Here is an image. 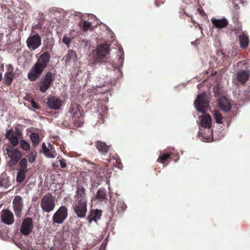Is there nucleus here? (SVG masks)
Masks as SVG:
<instances>
[{
    "label": "nucleus",
    "instance_id": "12",
    "mask_svg": "<svg viewBox=\"0 0 250 250\" xmlns=\"http://www.w3.org/2000/svg\"><path fill=\"white\" fill-rule=\"evenodd\" d=\"M42 149L43 154L46 157L51 158H55L57 156V152L54 147L50 144L46 146L44 143L42 144Z\"/></svg>",
    "mask_w": 250,
    "mask_h": 250
},
{
    "label": "nucleus",
    "instance_id": "18",
    "mask_svg": "<svg viewBox=\"0 0 250 250\" xmlns=\"http://www.w3.org/2000/svg\"><path fill=\"white\" fill-rule=\"evenodd\" d=\"M201 125L204 127L209 128L211 125V118L209 115L203 114L200 117Z\"/></svg>",
    "mask_w": 250,
    "mask_h": 250
},
{
    "label": "nucleus",
    "instance_id": "11",
    "mask_svg": "<svg viewBox=\"0 0 250 250\" xmlns=\"http://www.w3.org/2000/svg\"><path fill=\"white\" fill-rule=\"evenodd\" d=\"M109 52V46L106 44L99 47L93 53L96 55V59H101L106 56Z\"/></svg>",
    "mask_w": 250,
    "mask_h": 250
},
{
    "label": "nucleus",
    "instance_id": "15",
    "mask_svg": "<svg viewBox=\"0 0 250 250\" xmlns=\"http://www.w3.org/2000/svg\"><path fill=\"white\" fill-rule=\"evenodd\" d=\"M13 204L15 213L19 215L23 207L21 197L18 195L16 196L13 200Z\"/></svg>",
    "mask_w": 250,
    "mask_h": 250
},
{
    "label": "nucleus",
    "instance_id": "9",
    "mask_svg": "<svg viewBox=\"0 0 250 250\" xmlns=\"http://www.w3.org/2000/svg\"><path fill=\"white\" fill-rule=\"evenodd\" d=\"M1 220L4 224L10 225L14 222L13 213L8 209H3L1 213Z\"/></svg>",
    "mask_w": 250,
    "mask_h": 250
},
{
    "label": "nucleus",
    "instance_id": "31",
    "mask_svg": "<svg viewBox=\"0 0 250 250\" xmlns=\"http://www.w3.org/2000/svg\"><path fill=\"white\" fill-rule=\"evenodd\" d=\"M21 147L24 150L28 151L30 149V145L29 143L25 140H21L20 142Z\"/></svg>",
    "mask_w": 250,
    "mask_h": 250
},
{
    "label": "nucleus",
    "instance_id": "5",
    "mask_svg": "<svg viewBox=\"0 0 250 250\" xmlns=\"http://www.w3.org/2000/svg\"><path fill=\"white\" fill-rule=\"evenodd\" d=\"M67 208L65 206H62L53 215V221L57 224H62L67 218Z\"/></svg>",
    "mask_w": 250,
    "mask_h": 250
},
{
    "label": "nucleus",
    "instance_id": "23",
    "mask_svg": "<svg viewBox=\"0 0 250 250\" xmlns=\"http://www.w3.org/2000/svg\"><path fill=\"white\" fill-rule=\"evenodd\" d=\"M239 42L241 47L246 48L249 44V40L247 35L243 34L239 36Z\"/></svg>",
    "mask_w": 250,
    "mask_h": 250
},
{
    "label": "nucleus",
    "instance_id": "7",
    "mask_svg": "<svg viewBox=\"0 0 250 250\" xmlns=\"http://www.w3.org/2000/svg\"><path fill=\"white\" fill-rule=\"evenodd\" d=\"M41 38L38 34L29 36L26 41L27 47L32 50H35L41 45Z\"/></svg>",
    "mask_w": 250,
    "mask_h": 250
},
{
    "label": "nucleus",
    "instance_id": "22",
    "mask_svg": "<svg viewBox=\"0 0 250 250\" xmlns=\"http://www.w3.org/2000/svg\"><path fill=\"white\" fill-rule=\"evenodd\" d=\"M11 185L9 177L5 174L1 175L0 178V186L7 188Z\"/></svg>",
    "mask_w": 250,
    "mask_h": 250
},
{
    "label": "nucleus",
    "instance_id": "42",
    "mask_svg": "<svg viewBox=\"0 0 250 250\" xmlns=\"http://www.w3.org/2000/svg\"><path fill=\"white\" fill-rule=\"evenodd\" d=\"M2 74L1 73H0V82L2 80Z\"/></svg>",
    "mask_w": 250,
    "mask_h": 250
},
{
    "label": "nucleus",
    "instance_id": "26",
    "mask_svg": "<svg viewBox=\"0 0 250 250\" xmlns=\"http://www.w3.org/2000/svg\"><path fill=\"white\" fill-rule=\"evenodd\" d=\"M102 212L100 210H96L92 212L91 214V218H89V223H91L92 220L96 222L100 218Z\"/></svg>",
    "mask_w": 250,
    "mask_h": 250
},
{
    "label": "nucleus",
    "instance_id": "29",
    "mask_svg": "<svg viewBox=\"0 0 250 250\" xmlns=\"http://www.w3.org/2000/svg\"><path fill=\"white\" fill-rule=\"evenodd\" d=\"M30 139L34 145H38L40 142L39 135L36 132H33L30 134Z\"/></svg>",
    "mask_w": 250,
    "mask_h": 250
},
{
    "label": "nucleus",
    "instance_id": "41",
    "mask_svg": "<svg viewBox=\"0 0 250 250\" xmlns=\"http://www.w3.org/2000/svg\"><path fill=\"white\" fill-rule=\"evenodd\" d=\"M31 105L34 108L39 109V106L37 105V104L35 103V101H31Z\"/></svg>",
    "mask_w": 250,
    "mask_h": 250
},
{
    "label": "nucleus",
    "instance_id": "19",
    "mask_svg": "<svg viewBox=\"0 0 250 250\" xmlns=\"http://www.w3.org/2000/svg\"><path fill=\"white\" fill-rule=\"evenodd\" d=\"M213 26L217 28H223L227 26L228 24V21L225 19H216L212 18L211 19Z\"/></svg>",
    "mask_w": 250,
    "mask_h": 250
},
{
    "label": "nucleus",
    "instance_id": "2",
    "mask_svg": "<svg viewBox=\"0 0 250 250\" xmlns=\"http://www.w3.org/2000/svg\"><path fill=\"white\" fill-rule=\"evenodd\" d=\"M6 154L8 156L9 158H10V160L9 162L10 165H15L21 157V151L14 148L11 145H8L6 148Z\"/></svg>",
    "mask_w": 250,
    "mask_h": 250
},
{
    "label": "nucleus",
    "instance_id": "20",
    "mask_svg": "<svg viewBox=\"0 0 250 250\" xmlns=\"http://www.w3.org/2000/svg\"><path fill=\"white\" fill-rule=\"evenodd\" d=\"M219 106L221 109L224 111H229L230 109V104L228 100L224 97L219 99Z\"/></svg>",
    "mask_w": 250,
    "mask_h": 250
},
{
    "label": "nucleus",
    "instance_id": "10",
    "mask_svg": "<svg viewBox=\"0 0 250 250\" xmlns=\"http://www.w3.org/2000/svg\"><path fill=\"white\" fill-rule=\"evenodd\" d=\"M32 229V220L30 218H25L21 224V232L24 235H28L31 232Z\"/></svg>",
    "mask_w": 250,
    "mask_h": 250
},
{
    "label": "nucleus",
    "instance_id": "25",
    "mask_svg": "<svg viewBox=\"0 0 250 250\" xmlns=\"http://www.w3.org/2000/svg\"><path fill=\"white\" fill-rule=\"evenodd\" d=\"M96 147L99 151L103 153H106L108 150L109 147L105 145L104 143L98 141L96 144Z\"/></svg>",
    "mask_w": 250,
    "mask_h": 250
},
{
    "label": "nucleus",
    "instance_id": "37",
    "mask_svg": "<svg viewBox=\"0 0 250 250\" xmlns=\"http://www.w3.org/2000/svg\"><path fill=\"white\" fill-rule=\"evenodd\" d=\"M69 112L71 113L74 116H75L78 112L76 106H71L69 109Z\"/></svg>",
    "mask_w": 250,
    "mask_h": 250
},
{
    "label": "nucleus",
    "instance_id": "24",
    "mask_svg": "<svg viewBox=\"0 0 250 250\" xmlns=\"http://www.w3.org/2000/svg\"><path fill=\"white\" fill-rule=\"evenodd\" d=\"M76 59L77 55L76 52L73 50H70L65 56V61L66 62H68L71 61L75 62Z\"/></svg>",
    "mask_w": 250,
    "mask_h": 250
},
{
    "label": "nucleus",
    "instance_id": "39",
    "mask_svg": "<svg viewBox=\"0 0 250 250\" xmlns=\"http://www.w3.org/2000/svg\"><path fill=\"white\" fill-rule=\"evenodd\" d=\"M71 42V39L68 37H67L66 35L64 36L63 39H62V42L66 44L67 46H68L70 43Z\"/></svg>",
    "mask_w": 250,
    "mask_h": 250
},
{
    "label": "nucleus",
    "instance_id": "13",
    "mask_svg": "<svg viewBox=\"0 0 250 250\" xmlns=\"http://www.w3.org/2000/svg\"><path fill=\"white\" fill-rule=\"evenodd\" d=\"M250 76V71L247 70H240L237 72L235 75V79L239 83H244L248 81Z\"/></svg>",
    "mask_w": 250,
    "mask_h": 250
},
{
    "label": "nucleus",
    "instance_id": "1",
    "mask_svg": "<svg viewBox=\"0 0 250 250\" xmlns=\"http://www.w3.org/2000/svg\"><path fill=\"white\" fill-rule=\"evenodd\" d=\"M50 59L48 53H43L38 58L35 64L28 74V78L32 81L37 80L46 67Z\"/></svg>",
    "mask_w": 250,
    "mask_h": 250
},
{
    "label": "nucleus",
    "instance_id": "3",
    "mask_svg": "<svg viewBox=\"0 0 250 250\" xmlns=\"http://www.w3.org/2000/svg\"><path fill=\"white\" fill-rule=\"evenodd\" d=\"M41 205L43 211L50 212L55 208L54 198L51 194L45 195L41 200Z\"/></svg>",
    "mask_w": 250,
    "mask_h": 250
},
{
    "label": "nucleus",
    "instance_id": "40",
    "mask_svg": "<svg viewBox=\"0 0 250 250\" xmlns=\"http://www.w3.org/2000/svg\"><path fill=\"white\" fill-rule=\"evenodd\" d=\"M60 164L61 167L65 168L66 167L65 161L64 160H60Z\"/></svg>",
    "mask_w": 250,
    "mask_h": 250
},
{
    "label": "nucleus",
    "instance_id": "8",
    "mask_svg": "<svg viewBox=\"0 0 250 250\" xmlns=\"http://www.w3.org/2000/svg\"><path fill=\"white\" fill-rule=\"evenodd\" d=\"M74 211L78 217L84 218L87 211V204L86 201L79 200L74 208Z\"/></svg>",
    "mask_w": 250,
    "mask_h": 250
},
{
    "label": "nucleus",
    "instance_id": "33",
    "mask_svg": "<svg viewBox=\"0 0 250 250\" xmlns=\"http://www.w3.org/2000/svg\"><path fill=\"white\" fill-rule=\"evenodd\" d=\"M27 161L26 159L22 158L21 160L20 164H19L20 167H21L20 169L27 170Z\"/></svg>",
    "mask_w": 250,
    "mask_h": 250
},
{
    "label": "nucleus",
    "instance_id": "21",
    "mask_svg": "<svg viewBox=\"0 0 250 250\" xmlns=\"http://www.w3.org/2000/svg\"><path fill=\"white\" fill-rule=\"evenodd\" d=\"M105 172H106V170L105 169H100L95 174L96 176H97V174L98 175L97 179H94V177L93 176L91 179L93 181L95 184L100 185L103 180L104 176L105 175L104 173Z\"/></svg>",
    "mask_w": 250,
    "mask_h": 250
},
{
    "label": "nucleus",
    "instance_id": "38",
    "mask_svg": "<svg viewBox=\"0 0 250 250\" xmlns=\"http://www.w3.org/2000/svg\"><path fill=\"white\" fill-rule=\"evenodd\" d=\"M14 132L12 129H9L5 133L6 138L9 140L10 138H11L14 136Z\"/></svg>",
    "mask_w": 250,
    "mask_h": 250
},
{
    "label": "nucleus",
    "instance_id": "14",
    "mask_svg": "<svg viewBox=\"0 0 250 250\" xmlns=\"http://www.w3.org/2000/svg\"><path fill=\"white\" fill-rule=\"evenodd\" d=\"M47 105L50 108L58 109L62 105V101L56 97H50L48 99Z\"/></svg>",
    "mask_w": 250,
    "mask_h": 250
},
{
    "label": "nucleus",
    "instance_id": "30",
    "mask_svg": "<svg viewBox=\"0 0 250 250\" xmlns=\"http://www.w3.org/2000/svg\"><path fill=\"white\" fill-rule=\"evenodd\" d=\"M106 195L105 191L104 189H99L97 192L96 197L100 200H103L106 198Z\"/></svg>",
    "mask_w": 250,
    "mask_h": 250
},
{
    "label": "nucleus",
    "instance_id": "4",
    "mask_svg": "<svg viewBox=\"0 0 250 250\" xmlns=\"http://www.w3.org/2000/svg\"><path fill=\"white\" fill-rule=\"evenodd\" d=\"M208 100L205 93H202L197 96L194 102L195 107L199 112H203L207 107Z\"/></svg>",
    "mask_w": 250,
    "mask_h": 250
},
{
    "label": "nucleus",
    "instance_id": "32",
    "mask_svg": "<svg viewBox=\"0 0 250 250\" xmlns=\"http://www.w3.org/2000/svg\"><path fill=\"white\" fill-rule=\"evenodd\" d=\"M37 153L36 151L31 152L28 157V162L31 163L34 162L37 157Z\"/></svg>",
    "mask_w": 250,
    "mask_h": 250
},
{
    "label": "nucleus",
    "instance_id": "16",
    "mask_svg": "<svg viewBox=\"0 0 250 250\" xmlns=\"http://www.w3.org/2000/svg\"><path fill=\"white\" fill-rule=\"evenodd\" d=\"M7 71L4 75L5 83L6 84H10L14 78L15 73L14 72V68L11 64L7 65Z\"/></svg>",
    "mask_w": 250,
    "mask_h": 250
},
{
    "label": "nucleus",
    "instance_id": "28",
    "mask_svg": "<svg viewBox=\"0 0 250 250\" xmlns=\"http://www.w3.org/2000/svg\"><path fill=\"white\" fill-rule=\"evenodd\" d=\"M27 170L21 169L19 170V172H18L17 176V181L18 182H21L24 180L25 178V173L27 172Z\"/></svg>",
    "mask_w": 250,
    "mask_h": 250
},
{
    "label": "nucleus",
    "instance_id": "17",
    "mask_svg": "<svg viewBox=\"0 0 250 250\" xmlns=\"http://www.w3.org/2000/svg\"><path fill=\"white\" fill-rule=\"evenodd\" d=\"M86 198L85 188L82 186L78 185L77 187L75 198L78 201H86Z\"/></svg>",
    "mask_w": 250,
    "mask_h": 250
},
{
    "label": "nucleus",
    "instance_id": "27",
    "mask_svg": "<svg viewBox=\"0 0 250 250\" xmlns=\"http://www.w3.org/2000/svg\"><path fill=\"white\" fill-rule=\"evenodd\" d=\"M213 115L214 119L216 120V122L218 124L223 123V118L221 114L217 110L213 111Z\"/></svg>",
    "mask_w": 250,
    "mask_h": 250
},
{
    "label": "nucleus",
    "instance_id": "6",
    "mask_svg": "<svg viewBox=\"0 0 250 250\" xmlns=\"http://www.w3.org/2000/svg\"><path fill=\"white\" fill-rule=\"evenodd\" d=\"M52 82V73L47 72L39 83L40 90L42 92H45L50 86Z\"/></svg>",
    "mask_w": 250,
    "mask_h": 250
},
{
    "label": "nucleus",
    "instance_id": "34",
    "mask_svg": "<svg viewBox=\"0 0 250 250\" xmlns=\"http://www.w3.org/2000/svg\"><path fill=\"white\" fill-rule=\"evenodd\" d=\"M9 140L13 146H16L19 144V140L18 137L15 135L11 138H10Z\"/></svg>",
    "mask_w": 250,
    "mask_h": 250
},
{
    "label": "nucleus",
    "instance_id": "35",
    "mask_svg": "<svg viewBox=\"0 0 250 250\" xmlns=\"http://www.w3.org/2000/svg\"><path fill=\"white\" fill-rule=\"evenodd\" d=\"M169 154L168 153L164 154L161 156L159 157V158L158 159V162H161L162 163H163L164 161L167 160L169 157Z\"/></svg>",
    "mask_w": 250,
    "mask_h": 250
},
{
    "label": "nucleus",
    "instance_id": "36",
    "mask_svg": "<svg viewBox=\"0 0 250 250\" xmlns=\"http://www.w3.org/2000/svg\"><path fill=\"white\" fill-rule=\"evenodd\" d=\"M91 24V23L87 21H84L83 25V29L84 31H86L88 30L90 27Z\"/></svg>",
    "mask_w": 250,
    "mask_h": 250
}]
</instances>
